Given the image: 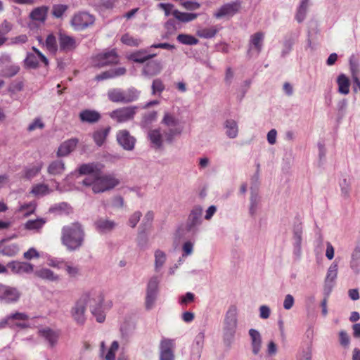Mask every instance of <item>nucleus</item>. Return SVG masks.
I'll return each instance as SVG.
<instances>
[{
    "label": "nucleus",
    "instance_id": "nucleus-1",
    "mask_svg": "<svg viewBox=\"0 0 360 360\" xmlns=\"http://www.w3.org/2000/svg\"><path fill=\"white\" fill-rule=\"evenodd\" d=\"M77 184L78 190H82V186L91 187L94 193H100L113 189L120 184V180L114 174L101 172L95 176H86Z\"/></svg>",
    "mask_w": 360,
    "mask_h": 360
},
{
    "label": "nucleus",
    "instance_id": "nucleus-2",
    "mask_svg": "<svg viewBox=\"0 0 360 360\" xmlns=\"http://www.w3.org/2000/svg\"><path fill=\"white\" fill-rule=\"evenodd\" d=\"M61 234L62 243L68 250L74 251L82 246L85 233L79 223L75 222L64 226Z\"/></svg>",
    "mask_w": 360,
    "mask_h": 360
},
{
    "label": "nucleus",
    "instance_id": "nucleus-3",
    "mask_svg": "<svg viewBox=\"0 0 360 360\" xmlns=\"http://www.w3.org/2000/svg\"><path fill=\"white\" fill-rule=\"evenodd\" d=\"M238 324V309L231 304L226 311L223 319L222 337L224 344L230 346L234 341Z\"/></svg>",
    "mask_w": 360,
    "mask_h": 360
},
{
    "label": "nucleus",
    "instance_id": "nucleus-4",
    "mask_svg": "<svg viewBox=\"0 0 360 360\" xmlns=\"http://www.w3.org/2000/svg\"><path fill=\"white\" fill-rule=\"evenodd\" d=\"M202 207L200 205H195L193 207L188 216L186 224L180 226L176 231L178 237L186 238L188 237L190 234L191 236L197 234L199 226L202 223Z\"/></svg>",
    "mask_w": 360,
    "mask_h": 360
},
{
    "label": "nucleus",
    "instance_id": "nucleus-5",
    "mask_svg": "<svg viewBox=\"0 0 360 360\" xmlns=\"http://www.w3.org/2000/svg\"><path fill=\"white\" fill-rule=\"evenodd\" d=\"M89 296L88 305L93 316L98 323H103L105 320L104 307V296L100 290H91L87 292Z\"/></svg>",
    "mask_w": 360,
    "mask_h": 360
},
{
    "label": "nucleus",
    "instance_id": "nucleus-6",
    "mask_svg": "<svg viewBox=\"0 0 360 360\" xmlns=\"http://www.w3.org/2000/svg\"><path fill=\"white\" fill-rule=\"evenodd\" d=\"M161 124L167 127V129H164V133L165 141L168 143H172L175 136L182 133L183 127L181 125L179 120L169 112L164 113Z\"/></svg>",
    "mask_w": 360,
    "mask_h": 360
},
{
    "label": "nucleus",
    "instance_id": "nucleus-7",
    "mask_svg": "<svg viewBox=\"0 0 360 360\" xmlns=\"http://www.w3.org/2000/svg\"><path fill=\"white\" fill-rule=\"evenodd\" d=\"M141 91L134 87L127 89L114 88L108 90V98L113 103H129L138 100Z\"/></svg>",
    "mask_w": 360,
    "mask_h": 360
},
{
    "label": "nucleus",
    "instance_id": "nucleus-8",
    "mask_svg": "<svg viewBox=\"0 0 360 360\" xmlns=\"http://www.w3.org/2000/svg\"><path fill=\"white\" fill-rule=\"evenodd\" d=\"M89 296V295H87V292L83 293L71 307V317L77 325L82 326L86 321V311Z\"/></svg>",
    "mask_w": 360,
    "mask_h": 360
},
{
    "label": "nucleus",
    "instance_id": "nucleus-9",
    "mask_svg": "<svg viewBox=\"0 0 360 360\" xmlns=\"http://www.w3.org/2000/svg\"><path fill=\"white\" fill-rule=\"evenodd\" d=\"M160 281L158 276H153L148 282L145 297V307L147 310H151L155 306L159 294Z\"/></svg>",
    "mask_w": 360,
    "mask_h": 360
},
{
    "label": "nucleus",
    "instance_id": "nucleus-10",
    "mask_svg": "<svg viewBox=\"0 0 360 360\" xmlns=\"http://www.w3.org/2000/svg\"><path fill=\"white\" fill-rule=\"evenodd\" d=\"M48 11L49 8L46 6L34 8L29 15L30 20L29 27L30 29L38 28L44 25L47 19Z\"/></svg>",
    "mask_w": 360,
    "mask_h": 360
},
{
    "label": "nucleus",
    "instance_id": "nucleus-11",
    "mask_svg": "<svg viewBox=\"0 0 360 360\" xmlns=\"http://www.w3.org/2000/svg\"><path fill=\"white\" fill-rule=\"evenodd\" d=\"M137 106L119 108L109 113V116L118 123L126 122L134 119Z\"/></svg>",
    "mask_w": 360,
    "mask_h": 360
},
{
    "label": "nucleus",
    "instance_id": "nucleus-12",
    "mask_svg": "<svg viewBox=\"0 0 360 360\" xmlns=\"http://www.w3.org/2000/svg\"><path fill=\"white\" fill-rule=\"evenodd\" d=\"M264 33L257 32L250 37L247 55L249 58L257 57L262 50Z\"/></svg>",
    "mask_w": 360,
    "mask_h": 360
},
{
    "label": "nucleus",
    "instance_id": "nucleus-13",
    "mask_svg": "<svg viewBox=\"0 0 360 360\" xmlns=\"http://www.w3.org/2000/svg\"><path fill=\"white\" fill-rule=\"evenodd\" d=\"M95 21L94 15L86 12L76 13L71 20V25L75 30H83L91 25Z\"/></svg>",
    "mask_w": 360,
    "mask_h": 360
},
{
    "label": "nucleus",
    "instance_id": "nucleus-14",
    "mask_svg": "<svg viewBox=\"0 0 360 360\" xmlns=\"http://www.w3.org/2000/svg\"><path fill=\"white\" fill-rule=\"evenodd\" d=\"M58 39L59 44V51L60 52H72L79 44L75 37L68 35L63 32H59L58 33Z\"/></svg>",
    "mask_w": 360,
    "mask_h": 360
},
{
    "label": "nucleus",
    "instance_id": "nucleus-15",
    "mask_svg": "<svg viewBox=\"0 0 360 360\" xmlns=\"http://www.w3.org/2000/svg\"><path fill=\"white\" fill-rule=\"evenodd\" d=\"M174 340L163 338L160 343V360H174Z\"/></svg>",
    "mask_w": 360,
    "mask_h": 360
},
{
    "label": "nucleus",
    "instance_id": "nucleus-16",
    "mask_svg": "<svg viewBox=\"0 0 360 360\" xmlns=\"http://www.w3.org/2000/svg\"><path fill=\"white\" fill-rule=\"evenodd\" d=\"M147 138L151 148L155 150L162 148L165 137L164 130L161 128L150 129L147 133Z\"/></svg>",
    "mask_w": 360,
    "mask_h": 360
},
{
    "label": "nucleus",
    "instance_id": "nucleus-17",
    "mask_svg": "<svg viewBox=\"0 0 360 360\" xmlns=\"http://www.w3.org/2000/svg\"><path fill=\"white\" fill-rule=\"evenodd\" d=\"M103 169V165L98 162H89L82 164L78 166L75 173L79 175H89L88 176H95L101 173Z\"/></svg>",
    "mask_w": 360,
    "mask_h": 360
},
{
    "label": "nucleus",
    "instance_id": "nucleus-18",
    "mask_svg": "<svg viewBox=\"0 0 360 360\" xmlns=\"http://www.w3.org/2000/svg\"><path fill=\"white\" fill-rule=\"evenodd\" d=\"M117 141L124 150L128 151L134 150L136 141L127 130L119 131L117 134Z\"/></svg>",
    "mask_w": 360,
    "mask_h": 360
},
{
    "label": "nucleus",
    "instance_id": "nucleus-19",
    "mask_svg": "<svg viewBox=\"0 0 360 360\" xmlns=\"http://www.w3.org/2000/svg\"><path fill=\"white\" fill-rule=\"evenodd\" d=\"M240 8V4L237 1L230 2L221 6L214 13L216 18L230 17L235 15Z\"/></svg>",
    "mask_w": 360,
    "mask_h": 360
},
{
    "label": "nucleus",
    "instance_id": "nucleus-20",
    "mask_svg": "<svg viewBox=\"0 0 360 360\" xmlns=\"http://www.w3.org/2000/svg\"><path fill=\"white\" fill-rule=\"evenodd\" d=\"M248 335L250 340V346L252 353L257 356L260 354L262 348V338L259 330L251 328L248 330Z\"/></svg>",
    "mask_w": 360,
    "mask_h": 360
},
{
    "label": "nucleus",
    "instance_id": "nucleus-21",
    "mask_svg": "<svg viewBox=\"0 0 360 360\" xmlns=\"http://www.w3.org/2000/svg\"><path fill=\"white\" fill-rule=\"evenodd\" d=\"M96 65L100 67L110 64H116L119 61L118 56L115 50L103 52L96 56Z\"/></svg>",
    "mask_w": 360,
    "mask_h": 360
},
{
    "label": "nucleus",
    "instance_id": "nucleus-22",
    "mask_svg": "<svg viewBox=\"0 0 360 360\" xmlns=\"http://www.w3.org/2000/svg\"><path fill=\"white\" fill-rule=\"evenodd\" d=\"M38 333L39 335L48 342L50 347H54L57 345L60 336L58 330L45 327L39 329Z\"/></svg>",
    "mask_w": 360,
    "mask_h": 360
},
{
    "label": "nucleus",
    "instance_id": "nucleus-23",
    "mask_svg": "<svg viewBox=\"0 0 360 360\" xmlns=\"http://www.w3.org/2000/svg\"><path fill=\"white\" fill-rule=\"evenodd\" d=\"M205 333L200 332L195 336L191 347V360H199L204 345Z\"/></svg>",
    "mask_w": 360,
    "mask_h": 360
},
{
    "label": "nucleus",
    "instance_id": "nucleus-24",
    "mask_svg": "<svg viewBox=\"0 0 360 360\" xmlns=\"http://www.w3.org/2000/svg\"><path fill=\"white\" fill-rule=\"evenodd\" d=\"M25 316L21 312H15L14 314H10L7 316L6 318L0 320V328H5L6 326H9L10 328H25L28 327V325L25 323H12V319H23Z\"/></svg>",
    "mask_w": 360,
    "mask_h": 360
},
{
    "label": "nucleus",
    "instance_id": "nucleus-25",
    "mask_svg": "<svg viewBox=\"0 0 360 360\" xmlns=\"http://www.w3.org/2000/svg\"><path fill=\"white\" fill-rule=\"evenodd\" d=\"M7 266L13 274H30L34 270V266L32 264L18 261L8 263Z\"/></svg>",
    "mask_w": 360,
    "mask_h": 360
},
{
    "label": "nucleus",
    "instance_id": "nucleus-26",
    "mask_svg": "<svg viewBox=\"0 0 360 360\" xmlns=\"http://www.w3.org/2000/svg\"><path fill=\"white\" fill-rule=\"evenodd\" d=\"M302 227L301 224L295 225L293 228V253L300 257L302 253Z\"/></svg>",
    "mask_w": 360,
    "mask_h": 360
},
{
    "label": "nucleus",
    "instance_id": "nucleus-27",
    "mask_svg": "<svg viewBox=\"0 0 360 360\" xmlns=\"http://www.w3.org/2000/svg\"><path fill=\"white\" fill-rule=\"evenodd\" d=\"M96 231L101 233H105L111 231L116 226V223L107 218H99L95 223Z\"/></svg>",
    "mask_w": 360,
    "mask_h": 360
},
{
    "label": "nucleus",
    "instance_id": "nucleus-28",
    "mask_svg": "<svg viewBox=\"0 0 360 360\" xmlns=\"http://www.w3.org/2000/svg\"><path fill=\"white\" fill-rule=\"evenodd\" d=\"M162 70V65L160 61L152 60L144 65L142 72L145 76L153 77L160 74Z\"/></svg>",
    "mask_w": 360,
    "mask_h": 360
},
{
    "label": "nucleus",
    "instance_id": "nucleus-29",
    "mask_svg": "<svg viewBox=\"0 0 360 360\" xmlns=\"http://www.w3.org/2000/svg\"><path fill=\"white\" fill-rule=\"evenodd\" d=\"M156 56L157 53H150L148 49H141L131 53L129 56V59L136 63H143Z\"/></svg>",
    "mask_w": 360,
    "mask_h": 360
},
{
    "label": "nucleus",
    "instance_id": "nucleus-30",
    "mask_svg": "<svg viewBox=\"0 0 360 360\" xmlns=\"http://www.w3.org/2000/svg\"><path fill=\"white\" fill-rule=\"evenodd\" d=\"M34 274L41 279L49 282H58L60 280L59 275L47 268L37 269L34 271Z\"/></svg>",
    "mask_w": 360,
    "mask_h": 360
},
{
    "label": "nucleus",
    "instance_id": "nucleus-31",
    "mask_svg": "<svg viewBox=\"0 0 360 360\" xmlns=\"http://www.w3.org/2000/svg\"><path fill=\"white\" fill-rule=\"evenodd\" d=\"M338 264L336 261L329 266L325 278V288L330 290L338 276Z\"/></svg>",
    "mask_w": 360,
    "mask_h": 360
},
{
    "label": "nucleus",
    "instance_id": "nucleus-32",
    "mask_svg": "<svg viewBox=\"0 0 360 360\" xmlns=\"http://www.w3.org/2000/svg\"><path fill=\"white\" fill-rule=\"evenodd\" d=\"M78 143V139H70L63 142L58 150V155L66 156L75 150Z\"/></svg>",
    "mask_w": 360,
    "mask_h": 360
},
{
    "label": "nucleus",
    "instance_id": "nucleus-33",
    "mask_svg": "<svg viewBox=\"0 0 360 360\" xmlns=\"http://www.w3.org/2000/svg\"><path fill=\"white\" fill-rule=\"evenodd\" d=\"M79 117L82 122L88 123H95L101 119L100 113L94 110H84L79 112Z\"/></svg>",
    "mask_w": 360,
    "mask_h": 360
},
{
    "label": "nucleus",
    "instance_id": "nucleus-34",
    "mask_svg": "<svg viewBox=\"0 0 360 360\" xmlns=\"http://www.w3.org/2000/svg\"><path fill=\"white\" fill-rule=\"evenodd\" d=\"M310 6V0H300L295 13V20L299 22L304 20Z\"/></svg>",
    "mask_w": 360,
    "mask_h": 360
},
{
    "label": "nucleus",
    "instance_id": "nucleus-35",
    "mask_svg": "<svg viewBox=\"0 0 360 360\" xmlns=\"http://www.w3.org/2000/svg\"><path fill=\"white\" fill-rule=\"evenodd\" d=\"M338 91L342 95H347L349 93L350 81L343 73L340 74L337 77Z\"/></svg>",
    "mask_w": 360,
    "mask_h": 360
},
{
    "label": "nucleus",
    "instance_id": "nucleus-36",
    "mask_svg": "<svg viewBox=\"0 0 360 360\" xmlns=\"http://www.w3.org/2000/svg\"><path fill=\"white\" fill-rule=\"evenodd\" d=\"M4 292L1 297V300L6 303L16 302L20 297V293L17 289L9 286H4Z\"/></svg>",
    "mask_w": 360,
    "mask_h": 360
},
{
    "label": "nucleus",
    "instance_id": "nucleus-37",
    "mask_svg": "<svg viewBox=\"0 0 360 360\" xmlns=\"http://www.w3.org/2000/svg\"><path fill=\"white\" fill-rule=\"evenodd\" d=\"M226 135L230 139H235L238 134V126L236 121L232 119L226 120L224 122Z\"/></svg>",
    "mask_w": 360,
    "mask_h": 360
},
{
    "label": "nucleus",
    "instance_id": "nucleus-38",
    "mask_svg": "<svg viewBox=\"0 0 360 360\" xmlns=\"http://www.w3.org/2000/svg\"><path fill=\"white\" fill-rule=\"evenodd\" d=\"M44 45L46 49L52 54H56L59 51L58 37H56L52 33L47 35Z\"/></svg>",
    "mask_w": 360,
    "mask_h": 360
},
{
    "label": "nucleus",
    "instance_id": "nucleus-39",
    "mask_svg": "<svg viewBox=\"0 0 360 360\" xmlns=\"http://www.w3.org/2000/svg\"><path fill=\"white\" fill-rule=\"evenodd\" d=\"M349 266L355 274L360 273V247L357 246L354 248L351 255V260Z\"/></svg>",
    "mask_w": 360,
    "mask_h": 360
},
{
    "label": "nucleus",
    "instance_id": "nucleus-40",
    "mask_svg": "<svg viewBox=\"0 0 360 360\" xmlns=\"http://www.w3.org/2000/svg\"><path fill=\"white\" fill-rule=\"evenodd\" d=\"M260 201L261 198L258 193L255 191H252L249 207V214L251 217H255L259 209Z\"/></svg>",
    "mask_w": 360,
    "mask_h": 360
},
{
    "label": "nucleus",
    "instance_id": "nucleus-41",
    "mask_svg": "<svg viewBox=\"0 0 360 360\" xmlns=\"http://www.w3.org/2000/svg\"><path fill=\"white\" fill-rule=\"evenodd\" d=\"M154 268L156 272H160L167 261V255L160 250H156L154 252Z\"/></svg>",
    "mask_w": 360,
    "mask_h": 360
},
{
    "label": "nucleus",
    "instance_id": "nucleus-42",
    "mask_svg": "<svg viewBox=\"0 0 360 360\" xmlns=\"http://www.w3.org/2000/svg\"><path fill=\"white\" fill-rule=\"evenodd\" d=\"M65 169V164L62 160H55L49 165L48 173L53 176L60 175Z\"/></svg>",
    "mask_w": 360,
    "mask_h": 360
},
{
    "label": "nucleus",
    "instance_id": "nucleus-43",
    "mask_svg": "<svg viewBox=\"0 0 360 360\" xmlns=\"http://www.w3.org/2000/svg\"><path fill=\"white\" fill-rule=\"evenodd\" d=\"M46 222V219L44 218H37L36 219L28 220L24 224V228L29 231H39L42 229Z\"/></svg>",
    "mask_w": 360,
    "mask_h": 360
},
{
    "label": "nucleus",
    "instance_id": "nucleus-44",
    "mask_svg": "<svg viewBox=\"0 0 360 360\" xmlns=\"http://www.w3.org/2000/svg\"><path fill=\"white\" fill-rule=\"evenodd\" d=\"M36 207L37 203L35 201H32L27 203L20 204L17 212L19 214H21L23 217H27L34 212Z\"/></svg>",
    "mask_w": 360,
    "mask_h": 360
},
{
    "label": "nucleus",
    "instance_id": "nucleus-45",
    "mask_svg": "<svg viewBox=\"0 0 360 360\" xmlns=\"http://www.w3.org/2000/svg\"><path fill=\"white\" fill-rule=\"evenodd\" d=\"M295 37L292 34L288 35L283 41V47L281 52L282 58L286 57L292 51L295 42Z\"/></svg>",
    "mask_w": 360,
    "mask_h": 360
},
{
    "label": "nucleus",
    "instance_id": "nucleus-46",
    "mask_svg": "<svg viewBox=\"0 0 360 360\" xmlns=\"http://www.w3.org/2000/svg\"><path fill=\"white\" fill-rule=\"evenodd\" d=\"M20 71V66L17 64H9L0 70V75L5 77H12Z\"/></svg>",
    "mask_w": 360,
    "mask_h": 360
},
{
    "label": "nucleus",
    "instance_id": "nucleus-47",
    "mask_svg": "<svg viewBox=\"0 0 360 360\" xmlns=\"http://www.w3.org/2000/svg\"><path fill=\"white\" fill-rule=\"evenodd\" d=\"M197 13L180 12L178 10L174 12V17L180 22H188L198 17Z\"/></svg>",
    "mask_w": 360,
    "mask_h": 360
},
{
    "label": "nucleus",
    "instance_id": "nucleus-48",
    "mask_svg": "<svg viewBox=\"0 0 360 360\" xmlns=\"http://www.w3.org/2000/svg\"><path fill=\"white\" fill-rule=\"evenodd\" d=\"M311 357L312 347L311 345L301 347L296 356L297 360H311Z\"/></svg>",
    "mask_w": 360,
    "mask_h": 360
},
{
    "label": "nucleus",
    "instance_id": "nucleus-49",
    "mask_svg": "<svg viewBox=\"0 0 360 360\" xmlns=\"http://www.w3.org/2000/svg\"><path fill=\"white\" fill-rule=\"evenodd\" d=\"M165 89V86L162 80L160 78L155 79L151 85V94L153 96H160Z\"/></svg>",
    "mask_w": 360,
    "mask_h": 360
},
{
    "label": "nucleus",
    "instance_id": "nucleus-50",
    "mask_svg": "<svg viewBox=\"0 0 360 360\" xmlns=\"http://www.w3.org/2000/svg\"><path fill=\"white\" fill-rule=\"evenodd\" d=\"M109 133V128L101 129L96 131L93 134V139L96 145L101 146L104 143L108 134Z\"/></svg>",
    "mask_w": 360,
    "mask_h": 360
},
{
    "label": "nucleus",
    "instance_id": "nucleus-51",
    "mask_svg": "<svg viewBox=\"0 0 360 360\" xmlns=\"http://www.w3.org/2000/svg\"><path fill=\"white\" fill-rule=\"evenodd\" d=\"M177 41L185 45H195L198 43V39L191 34H180L176 37Z\"/></svg>",
    "mask_w": 360,
    "mask_h": 360
},
{
    "label": "nucleus",
    "instance_id": "nucleus-52",
    "mask_svg": "<svg viewBox=\"0 0 360 360\" xmlns=\"http://www.w3.org/2000/svg\"><path fill=\"white\" fill-rule=\"evenodd\" d=\"M24 65L26 68L36 69L39 65L37 56L32 53H28L24 60Z\"/></svg>",
    "mask_w": 360,
    "mask_h": 360
},
{
    "label": "nucleus",
    "instance_id": "nucleus-53",
    "mask_svg": "<svg viewBox=\"0 0 360 360\" xmlns=\"http://www.w3.org/2000/svg\"><path fill=\"white\" fill-rule=\"evenodd\" d=\"M217 32V29L212 27L198 29L196 34L199 37L210 39L214 37L216 35Z\"/></svg>",
    "mask_w": 360,
    "mask_h": 360
},
{
    "label": "nucleus",
    "instance_id": "nucleus-54",
    "mask_svg": "<svg viewBox=\"0 0 360 360\" xmlns=\"http://www.w3.org/2000/svg\"><path fill=\"white\" fill-rule=\"evenodd\" d=\"M31 193L35 195H45L50 193V189L46 184H39L32 187Z\"/></svg>",
    "mask_w": 360,
    "mask_h": 360
},
{
    "label": "nucleus",
    "instance_id": "nucleus-55",
    "mask_svg": "<svg viewBox=\"0 0 360 360\" xmlns=\"http://www.w3.org/2000/svg\"><path fill=\"white\" fill-rule=\"evenodd\" d=\"M18 250H19V249H18V247L17 245L11 244V245L4 247L0 250V253L3 255L13 257V256H15L18 253Z\"/></svg>",
    "mask_w": 360,
    "mask_h": 360
},
{
    "label": "nucleus",
    "instance_id": "nucleus-56",
    "mask_svg": "<svg viewBox=\"0 0 360 360\" xmlns=\"http://www.w3.org/2000/svg\"><path fill=\"white\" fill-rule=\"evenodd\" d=\"M45 127L44 122L41 118L36 117L34 118L27 126V130L29 132L35 131L37 129H42Z\"/></svg>",
    "mask_w": 360,
    "mask_h": 360
},
{
    "label": "nucleus",
    "instance_id": "nucleus-57",
    "mask_svg": "<svg viewBox=\"0 0 360 360\" xmlns=\"http://www.w3.org/2000/svg\"><path fill=\"white\" fill-rule=\"evenodd\" d=\"M121 41L123 44L131 46H138L141 41V39L134 38L129 34H124L121 38Z\"/></svg>",
    "mask_w": 360,
    "mask_h": 360
},
{
    "label": "nucleus",
    "instance_id": "nucleus-58",
    "mask_svg": "<svg viewBox=\"0 0 360 360\" xmlns=\"http://www.w3.org/2000/svg\"><path fill=\"white\" fill-rule=\"evenodd\" d=\"M42 165L41 163H38L36 165L32 166L25 169V176L27 179H32L35 176L39 171L41 169Z\"/></svg>",
    "mask_w": 360,
    "mask_h": 360
},
{
    "label": "nucleus",
    "instance_id": "nucleus-59",
    "mask_svg": "<svg viewBox=\"0 0 360 360\" xmlns=\"http://www.w3.org/2000/svg\"><path fill=\"white\" fill-rule=\"evenodd\" d=\"M342 195L347 198L350 195L351 186L349 181L347 179H342L340 184Z\"/></svg>",
    "mask_w": 360,
    "mask_h": 360
},
{
    "label": "nucleus",
    "instance_id": "nucleus-60",
    "mask_svg": "<svg viewBox=\"0 0 360 360\" xmlns=\"http://www.w3.org/2000/svg\"><path fill=\"white\" fill-rule=\"evenodd\" d=\"M119 349V343L117 341H113L111 344V346L107 352L105 359V360H115V354Z\"/></svg>",
    "mask_w": 360,
    "mask_h": 360
},
{
    "label": "nucleus",
    "instance_id": "nucleus-61",
    "mask_svg": "<svg viewBox=\"0 0 360 360\" xmlns=\"http://www.w3.org/2000/svg\"><path fill=\"white\" fill-rule=\"evenodd\" d=\"M194 243L191 240L186 241L182 245V257L190 256L193 252Z\"/></svg>",
    "mask_w": 360,
    "mask_h": 360
},
{
    "label": "nucleus",
    "instance_id": "nucleus-62",
    "mask_svg": "<svg viewBox=\"0 0 360 360\" xmlns=\"http://www.w3.org/2000/svg\"><path fill=\"white\" fill-rule=\"evenodd\" d=\"M158 8L164 11L165 16H169L170 15L174 16V12L177 11L174 9V6L172 4L160 3L158 4Z\"/></svg>",
    "mask_w": 360,
    "mask_h": 360
},
{
    "label": "nucleus",
    "instance_id": "nucleus-63",
    "mask_svg": "<svg viewBox=\"0 0 360 360\" xmlns=\"http://www.w3.org/2000/svg\"><path fill=\"white\" fill-rule=\"evenodd\" d=\"M68 6L63 4H57L53 6L52 14L55 18H59L62 17L67 11Z\"/></svg>",
    "mask_w": 360,
    "mask_h": 360
},
{
    "label": "nucleus",
    "instance_id": "nucleus-64",
    "mask_svg": "<svg viewBox=\"0 0 360 360\" xmlns=\"http://www.w3.org/2000/svg\"><path fill=\"white\" fill-rule=\"evenodd\" d=\"M195 295L192 292H188L184 295L179 297V304L182 306H186L189 303L193 302Z\"/></svg>",
    "mask_w": 360,
    "mask_h": 360
}]
</instances>
